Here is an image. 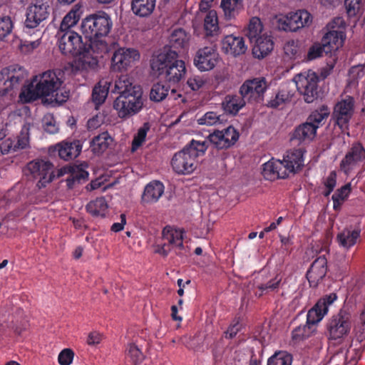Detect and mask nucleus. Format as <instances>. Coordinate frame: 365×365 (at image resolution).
Masks as SVG:
<instances>
[{"mask_svg": "<svg viewBox=\"0 0 365 365\" xmlns=\"http://www.w3.org/2000/svg\"><path fill=\"white\" fill-rule=\"evenodd\" d=\"M150 68L155 75L173 84L179 83L186 73L185 61L179 59L178 53L170 48L153 54Z\"/></svg>", "mask_w": 365, "mask_h": 365, "instance_id": "f257e3e1", "label": "nucleus"}, {"mask_svg": "<svg viewBox=\"0 0 365 365\" xmlns=\"http://www.w3.org/2000/svg\"><path fill=\"white\" fill-rule=\"evenodd\" d=\"M208 148L206 140H192L183 149L173 156L170 165L173 170L178 175L192 173L197 167V158L205 153Z\"/></svg>", "mask_w": 365, "mask_h": 365, "instance_id": "f03ea898", "label": "nucleus"}, {"mask_svg": "<svg viewBox=\"0 0 365 365\" xmlns=\"http://www.w3.org/2000/svg\"><path fill=\"white\" fill-rule=\"evenodd\" d=\"M58 74L52 71H47L42 73L36 83L38 90L43 97H49L51 103L61 104L66 102L69 97V92L61 88L63 81Z\"/></svg>", "mask_w": 365, "mask_h": 365, "instance_id": "7ed1b4c3", "label": "nucleus"}, {"mask_svg": "<svg viewBox=\"0 0 365 365\" xmlns=\"http://www.w3.org/2000/svg\"><path fill=\"white\" fill-rule=\"evenodd\" d=\"M143 107V90L135 86L130 92L119 95L113 101V108L120 118L127 119L138 114Z\"/></svg>", "mask_w": 365, "mask_h": 365, "instance_id": "20e7f679", "label": "nucleus"}, {"mask_svg": "<svg viewBox=\"0 0 365 365\" xmlns=\"http://www.w3.org/2000/svg\"><path fill=\"white\" fill-rule=\"evenodd\" d=\"M113 26L110 17L105 12L90 15L81 23V31L88 39L106 36Z\"/></svg>", "mask_w": 365, "mask_h": 365, "instance_id": "39448f33", "label": "nucleus"}, {"mask_svg": "<svg viewBox=\"0 0 365 365\" xmlns=\"http://www.w3.org/2000/svg\"><path fill=\"white\" fill-rule=\"evenodd\" d=\"M355 103L354 98L347 95L337 101L333 107L330 121L342 133L346 132L349 134L350 122L354 115Z\"/></svg>", "mask_w": 365, "mask_h": 365, "instance_id": "423d86ee", "label": "nucleus"}, {"mask_svg": "<svg viewBox=\"0 0 365 365\" xmlns=\"http://www.w3.org/2000/svg\"><path fill=\"white\" fill-rule=\"evenodd\" d=\"M327 336L329 340L337 341L346 336L351 328L350 313L341 309L330 317L326 325Z\"/></svg>", "mask_w": 365, "mask_h": 365, "instance_id": "0eeeda50", "label": "nucleus"}, {"mask_svg": "<svg viewBox=\"0 0 365 365\" xmlns=\"http://www.w3.org/2000/svg\"><path fill=\"white\" fill-rule=\"evenodd\" d=\"M346 23L343 18L335 17L327 26L328 31L323 36L322 42L330 53L342 47L346 38Z\"/></svg>", "mask_w": 365, "mask_h": 365, "instance_id": "6e6552de", "label": "nucleus"}, {"mask_svg": "<svg viewBox=\"0 0 365 365\" xmlns=\"http://www.w3.org/2000/svg\"><path fill=\"white\" fill-rule=\"evenodd\" d=\"M25 69L19 65H11L0 71V96L19 89L26 78Z\"/></svg>", "mask_w": 365, "mask_h": 365, "instance_id": "1a4fd4ad", "label": "nucleus"}, {"mask_svg": "<svg viewBox=\"0 0 365 365\" xmlns=\"http://www.w3.org/2000/svg\"><path fill=\"white\" fill-rule=\"evenodd\" d=\"M299 93L303 96L305 102L310 103L318 98V75L311 71L301 72L294 78Z\"/></svg>", "mask_w": 365, "mask_h": 365, "instance_id": "9d476101", "label": "nucleus"}, {"mask_svg": "<svg viewBox=\"0 0 365 365\" xmlns=\"http://www.w3.org/2000/svg\"><path fill=\"white\" fill-rule=\"evenodd\" d=\"M56 36L58 38V48L63 54L78 56L81 58L85 43L78 33L74 31H58Z\"/></svg>", "mask_w": 365, "mask_h": 365, "instance_id": "9b49d317", "label": "nucleus"}, {"mask_svg": "<svg viewBox=\"0 0 365 365\" xmlns=\"http://www.w3.org/2000/svg\"><path fill=\"white\" fill-rule=\"evenodd\" d=\"M88 41V43H85L81 60L84 66L95 68L98 66L99 58H103L108 51V45L101 38H93Z\"/></svg>", "mask_w": 365, "mask_h": 365, "instance_id": "f8f14e48", "label": "nucleus"}, {"mask_svg": "<svg viewBox=\"0 0 365 365\" xmlns=\"http://www.w3.org/2000/svg\"><path fill=\"white\" fill-rule=\"evenodd\" d=\"M269 84L264 77L247 79L240 86V93L250 103H262Z\"/></svg>", "mask_w": 365, "mask_h": 365, "instance_id": "ddd939ff", "label": "nucleus"}, {"mask_svg": "<svg viewBox=\"0 0 365 365\" xmlns=\"http://www.w3.org/2000/svg\"><path fill=\"white\" fill-rule=\"evenodd\" d=\"M50 5L48 0H31L26 9L25 25L30 29L38 26L50 15Z\"/></svg>", "mask_w": 365, "mask_h": 365, "instance_id": "4468645a", "label": "nucleus"}, {"mask_svg": "<svg viewBox=\"0 0 365 365\" xmlns=\"http://www.w3.org/2000/svg\"><path fill=\"white\" fill-rule=\"evenodd\" d=\"M27 170L35 179H38L39 187H46L56 178L53 170V165L48 160L36 159L29 162L26 165Z\"/></svg>", "mask_w": 365, "mask_h": 365, "instance_id": "2eb2a0df", "label": "nucleus"}, {"mask_svg": "<svg viewBox=\"0 0 365 365\" xmlns=\"http://www.w3.org/2000/svg\"><path fill=\"white\" fill-rule=\"evenodd\" d=\"M139 58L140 53L138 50L133 48H118L112 55L110 69L114 72L125 71Z\"/></svg>", "mask_w": 365, "mask_h": 365, "instance_id": "dca6fc26", "label": "nucleus"}, {"mask_svg": "<svg viewBox=\"0 0 365 365\" xmlns=\"http://www.w3.org/2000/svg\"><path fill=\"white\" fill-rule=\"evenodd\" d=\"M238 131L232 125L219 130H215L210 133L207 140L216 149H227L235 144L239 139Z\"/></svg>", "mask_w": 365, "mask_h": 365, "instance_id": "f3484780", "label": "nucleus"}, {"mask_svg": "<svg viewBox=\"0 0 365 365\" xmlns=\"http://www.w3.org/2000/svg\"><path fill=\"white\" fill-rule=\"evenodd\" d=\"M336 299L337 295L335 293H331L319 299L315 305L308 311L306 324L312 328L314 325L319 322L327 314L329 307Z\"/></svg>", "mask_w": 365, "mask_h": 365, "instance_id": "a211bd4d", "label": "nucleus"}, {"mask_svg": "<svg viewBox=\"0 0 365 365\" xmlns=\"http://www.w3.org/2000/svg\"><path fill=\"white\" fill-rule=\"evenodd\" d=\"M162 235L163 240L167 241L168 244L164 243L162 246L158 247L156 250L157 253L166 257L170 251V247L183 248L182 230L173 228L171 226H166L163 230Z\"/></svg>", "mask_w": 365, "mask_h": 365, "instance_id": "6ab92c4d", "label": "nucleus"}, {"mask_svg": "<svg viewBox=\"0 0 365 365\" xmlns=\"http://www.w3.org/2000/svg\"><path fill=\"white\" fill-rule=\"evenodd\" d=\"M365 160V148L361 143L354 142L340 163L341 170L349 173L358 163Z\"/></svg>", "mask_w": 365, "mask_h": 365, "instance_id": "aec40b11", "label": "nucleus"}, {"mask_svg": "<svg viewBox=\"0 0 365 365\" xmlns=\"http://www.w3.org/2000/svg\"><path fill=\"white\" fill-rule=\"evenodd\" d=\"M219 60V54L212 46L200 48L195 56L194 64L201 71L212 70Z\"/></svg>", "mask_w": 365, "mask_h": 365, "instance_id": "412c9836", "label": "nucleus"}, {"mask_svg": "<svg viewBox=\"0 0 365 365\" xmlns=\"http://www.w3.org/2000/svg\"><path fill=\"white\" fill-rule=\"evenodd\" d=\"M68 175L66 179V186L73 189L76 185L84 183L88 179V173L78 166H63L56 171V178H58Z\"/></svg>", "mask_w": 365, "mask_h": 365, "instance_id": "4be33fe9", "label": "nucleus"}, {"mask_svg": "<svg viewBox=\"0 0 365 365\" xmlns=\"http://www.w3.org/2000/svg\"><path fill=\"white\" fill-rule=\"evenodd\" d=\"M327 272V259L325 256H319L310 265L306 277L311 287H317Z\"/></svg>", "mask_w": 365, "mask_h": 365, "instance_id": "5701e85b", "label": "nucleus"}, {"mask_svg": "<svg viewBox=\"0 0 365 365\" xmlns=\"http://www.w3.org/2000/svg\"><path fill=\"white\" fill-rule=\"evenodd\" d=\"M82 143L79 140L73 141H63L54 146V151H56L61 159L69 160L77 158L82 150Z\"/></svg>", "mask_w": 365, "mask_h": 365, "instance_id": "b1692460", "label": "nucleus"}, {"mask_svg": "<svg viewBox=\"0 0 365 365\" xmlns=\"http://www.w3.org/2000/svg\"><path fill=\"white\" fill-rule=\"evenodd\" d=\"M281 161L288 177L289 173H296L303 167V153L301 149L288 150Z\"/></svg>", "mask_w": 365, "mask_h": 365, "instance_id": "393cba45", "label": "nucleus"}, {"mask_svg": "<svg viewBox=\"0 0 365 365\" xmlns=\"http://www.w3.org/2000/svg\"><path fill=\"white\" fill-rule=\"evenodd\" d=\"M222 50L226 54L237 56L245 53L247 46L243 37L231 34L222 40Z\"/></svg>", "mask_w": 365, "mask_h": 365, "instance_id": "a878e982", "label": "nucleus"}, {"mask_svg": "<svg viewBox=\"0 0 365 365\" xmlns=\"http://www.w3.org/2000/svg\"><path fill=\"white\" fill-rule=\"evenodd\" d=\"M361 230L353 228L352 227H346L336 235V240L340 247L349 250L354 247L360 240Z\"/></svg>", "mask_w": 365, "mask_h": 365, "instance_id": "bb28decb", "label": "nucleus"}, {"mask_svg": "<svg viewBox=\"0 0 365 365\" xmlns=\"http://www.w3.org/2000/svg\"><path fill=\"white\" fill-rule=\"evenodd\" d=\"M255 45L252 48L254 57L262 59L267 56L274 48V42L270 36L263 34L255 38Z\"/></svg>", "mask_w": 365, "mask_h": 365, "instance_id": "cd10ccee", "label": "nucleus"}, {"mask_svg": "<svg viewBox=\"0 0 365 365\" xmlns=\"http://www.w3.org/2000/svg\"><path fill=\"white\" fill-rule=\"evenodd\" d=\"M165 187L159 180H153L149 182L145 187L142 195V201L144 203H154L158 201L164 192Z\"/></svg>", "mask_w": 365, "mask_h": 365, "instance_id": "c85d7f7f", "label": "nucleus"}, {"mask_svg": "<svg viewBox=\"0 0 365 365\" xmlns=\"http://www.w3.org/2000/svg\"><path fill=\"white\" fill-rule=\"evenodd\" d=\"M284 165L281 160L272 158L263 165L262 174L267 180L274 178H287V173L284 171Z\"/></svg>", "mask_w": 365, "mask_h": 365, "instance_id": "c756f323", "label": "nucleus"}, {"mask_svg": "<svg viewBox=\"0 0 365 365\" xmlns=\"http://www.w3.org/2000/svg\"><path fill=\"white\" fill-rule=\"evenodd\" d=\"M156 0H132L131 11L140 18L150 16L154 11Z\"/></svg>", "mask_w": 365, "mask_h": 365, "instance_id": "7c9ffc66", "label": "nucleus"}, {"mask_svg": "<svg viewBox=\"0 0 365 365\" xmlns=\"http://www.w3.org/2000/svg\"><path fill=\"white\" fill-rule=\"evenodd\" d=\"M246 99L241 95H227L222 101V108L225 113L235 115L246 104Z\"/></svg>", "mask_w": 365, "mask_h": 365, "instance_id": "2f4dec72", "label": "nucleus"}, {"mask_svg": "<svg viewBox=\"0 0 365 365\" xmlns=\"http://www.w3.org/2000/svg\"><path fill=\"white\" fill-rule=\"evenodd\" d=\"M317 134L316 127L310 124L307 120L297 126L292 134V140H298L302 143L306 140H312Z\"/></svg>", "mask_w": 365, "mask_h": 365, "instance_id": "473e14b6", "label": "nucleus"}, {"mask_svg": "<svg viewBox=\"0 0 365 365\" xmlns=\"http://www.w3.org/2000/svg\"><path fill=\"white\" fill-rule=\"evenodd\" d=\"M287 17L292 31H296L302 27L308 26L312 22L311 14L305 10H299L294 13H289Z\"/></svg>", "mask_w": 365, "mask_h": 365, "instance_id": "72a5a7b5", "label": "nucleus"}, {"mask_svg": "<svg viewBox=\"0 0 365 365\" xmlns=\"http://www.w3.org/2000/svg\"><path fill=\"white\" fill-rule=\"evenodd\" d=\"M331 116L329 108L327 105H322L313 110L307 118V121L314 125L317 130L323 125L329 116Z\"/></svg>", "mask_w": 365, "mask_h": 365, "instance_id": "f704fd0d", "label": "nucleus"}, {"mask_svg": "<svg viewBox=\"0 0 365 365\" xmlns=\"http://www.w3.org/2000/svg\"><path fill=\"white\" fill-rule=\"evenodd\" d=\"M108 208V205L104 197L91 200L86 207V211L94 217H106Z\"/></svg>", "mask_w": 365, "mask_h": 365, "instance_id": "c9c22d12", "label": "nucleus"}, {"mask_svg": "<svg viewBox=\"0 0 365 365\" xmlns=\"http://www.w3.org/2000/svg\"><path fill=\"white\" fill-rule=\"evenodd\" d=\"M113 142V138L108 132H103L95 136L91 143V148L96 154H101L105 152Z\"/></svg>", "mask_w": 365, "mask_h": 365, "instance_id": "e433bc0d", "label": "nucleus"}, {"mask_svg": "<svg viewBox=\"0 0 365 365\" xmlns=\"http://www.w3.org/2000/svg\"><path fill=\"white\" fill-rule=\"evenodd\" d=\"M102 83V81L97 83L92 91V101L95 104L96 109H98V107L105 102L110 87L112 86L111 83H108L107 81H105L104 84Z\"/></svg>", "mask_w": 365, "mask_h": 365, "instance_id": "4c0bfd02", "label": "nucleus"}, {"mask_svg": "<svg viewBox=\"0 0 365 365\" xmlns=\"http://www.w3.org/2000/svg\"><path fill=\"white\" fill-rule=\"evenodd\" d=\"M204 29L207 36H214L219 34L220 27L217 11L209 10L204 19Z\"/></svg>", "mask_w": 365, "mask_h": 365, "instance_id": "58836bf2", "label": "nucleus"}, {"mask_svg": "<svg viewBox=\"0 0 365 365\" xmlns=\"http://www.w3.org/2000/svg\"><path fill=\"white\" fill-rule=\"evenodd\" d=\"M282 279V276L277 274L266 283L258 284L257 286V292H256V295L259 297L271 292H277L281 285Z\"/></svg>", "mask_w": 365, "mask_h": 365, "instance_id": "ea45409f", "label": "nucleus"}, {"mask_svg": "<svg viewBox=\"0 0 365 365\" xmlns=\"http://www.w3.org/2000/svg\"><path fill=\"white\" fill-rule=\"evenodd\" d=\"M226 19H232L242 8V0H222L220 4Z\"/></svg>", "mask_w": 365, "mask_h": 365, "instance_id": "a19ab883", "label": "nucleus"}, {"mask_svg": "<svg viewBox=\"0 0 365 365\" xmlns=\"http://www.w3.org/2000/svg\"><path fill=\"white\" fill-rule=\"evenodd\" d=\"M170 90V86L165 83H155L150 89V100L153 102H161L168 96Z\"/></svg>", "mask_w": 365, "mask_h": 365, "instance_id": "79ce46f5", "label": "nucleus"}, {"mask_svg": "<svg viewBox=\"0 0 365 365\" xmlns=\"http://www.w3.org/2000/svg\"><path fill=\"white\" fill-rule=\"evenodd\" d=\"M81 18L80 11L78 9L71 10L63 19L59 29L66 32L67 31H73L72 28L76 25Z\"/></svg>", "mask_w": 365, "mask_h": 365, "instance_id": "37998d69", "label": "nucleus"}, {"mask_svg": "<svg viewBox=\"0 0 365 365\" xmlns=\"http://www.w3.org/2000/svg\"><path fill=\"white\" fill-rule=\"evenodd\" d=\"M170 48L175 49L183 48L187 44V37L182 29H178L173 31L169 40Z\"/></svg>", "mask_w": 365, "mask_h": 365, "instance_id": "c03bdc74", "label": "nucleus"}, {"mask_svg": "<svg viewBox=\"0 0 365 365\" xmlns=\"http://www.w3.org/2000/svg\"><path fill=\"white\" fill-rule=\"evenodd\" d=\"M40 97H43V96L38 91L36 84L34 86L33 83L24 86L19 94V98L24 103L32 102Z\"/></svg>", "mask_w": 365, "mask_h": 365, "instance_id": "a18cd8bd", "label": "nucleus"}, {"mask_svg": "<svg viewBox=\"0 0 365 365\" xmlns=\"http://www.w3.org/2000/svg\"><path fill=\"white\" fill-rule=\"evenodd\" d=\"M292 356L285 351H276L267 359V365H292Z\"/></svg>", "mask_w": 365, "mask_h": 365, "instance_id": "49530a36", "label": "nucleus"}, {"mask_svg": "<svg viewBox=\"0 0 365 365\" xmlns=\"http://www.w3.org/2000/svg\"><path fill=\"white\" fill-rule=\"evenodd\" d=\"M135 86L130 81L127 76L122 75L114 81L113 88H111V92L121 95L125 92H130L131 88H134Z\"/></svg>", "mask_w": 365, "mask_h": 365, "instance_id": "de8ad7c7", "label": "nucleus"}, {"mask_svg": "<svg viewBox=\"0 0 365 365\" xmlns=\"http://www.w3.org/2000/svg\"><path fill=\"white\" fill-rule=\"evenodd\" d=\"M292 94L289 91L282 89L279 90L275 96L268 101L267 106L272 108H277L280 106L291 101Z\"/></svg>", "mask_w": 365, "mask_h": 365, "instance_id": "09e8293b", "label": "nucleus"}, {"mask_svg": "<svg viewBox=\"0 0 365 365\" xmlns=\"http://www.w3.org/2000/svg\"><path fill=\"white\" fill-rule=\"evenodd\" d=\"M149 130L150 125L148 123H145L138 130L132 141L131 150L133 152L137 150L143 145Z\"/></svg>", "mask_w": 365, "mask_h": 365, "instance_id": "8fccbe9b", "label": "nucleus"}, {"mask_svg": "<svg viewBox=\"0 0 365 365\" xmlns=\"http://www.w3.org/2000/svg\"><path fill=\"white\" fill-rule=\"evenodd\" d=\"M262 31V25L260 19L257 17L252 18L248 25V31L247 34L250 41L252 42L255 38L261 36L260 34Z\"/></svg>", "mask_w": 365, "mask_h": 365, "instance_id": "3c124183", "label": "nucleus"}, {"mask_svg": "<svg viewBox=\"0 0 365 365\" xmlns=\"http://www.w3.org/2000/svg\"><path fill=\"white\" fill-rule=\"evenodd\" d=\"M313 330L307 324L299 325L293 329L292 332V339L293 341H299L310 336Z\"/></svg>", "mask_w": 365, "mask_h": 365, "instance_id": "603ef678", "label": "nucleus"}, {"mask_svg": "<svg viewBox=\"0 0 365 365\" xmlns=\"http://www.w3.org/2000/svg\"><path fill=\"white\" fill-rule=\"evenodd\" d=\"M328 54L330 51L327 47H324L322 42L314 43L309 49L307 53V60L312 61L323 56V53Z\"/></svg>", "mask_w": 365, "mask_h": 365, "instance_id": "864d4df0", "label": "nucleus"}, {"mask_svg": "<svg viewBox=\"0 0 365 365\" xmlns=\"http://www.w3.org/2000/svg\"><path fill=\"white\" fill-rule=\"evenodd\" d=\"M42 124L46 132L50 134H55L58 131V126L56 124L53 115L47 113L42 119Z\"/></svg>", "mask_w": 365, "mask_h": 365, "instance_id": "5fc2aeb1", "label": "nucleus"}, {"mask_svg": "<svg viewBox=\"0 0 365 365\" xmlns=\"http://www.w3.org/2000/svg\"><path fill=\"white\" fill-rule=\"evenodd\" d=\"M221 115L213 111L205 113L197 120L200 125H213L221 121Z\"/></svg>", "mask_w": 365, "mask_h": 365, "instance_id": "6e6d98bb", "label": "nucleus"}, {"mask_svg": "<svg viewBox=\"0 0 365 365\" xmlns=\"http://www.w3.org/2000/svg\"><path fill=\"white\" fill-rule=\"evenodd\" d=\"M344 6L349 17L356 16L361 11V0H344Z\"/></svg>", "mask_w": 365, "mask_h": 365, "instance_id": "4d7b16f0", "label": "nucleus"}, {"mask_svg": "<svg viewBox=\"0 0 365 365\" xmlns=\"http://www.w3.org/2000/svg\"><path fill=\"white\" fill-rule=\"evenodd\" d=\"M126 354L130 358L134 365H138L143 359L141 351L134 344H130L126 349Z\"/></svg>", "mask_w": 365, "mask_h": 365, "instance_id": "13d9d810", "label": "nucleus"}, {"mask_svg": "<svg viewBox=\"0 0 365 365\" xmlns=\"http://www.w3.org/2000/svg\"><path fill=\"white\" fill-rule=\"evenodd\" d=\"M14 140L15 146L17 150L26 148L29 143V128L24 127L16 139Z\"/></svg>", "mask_w": 365, "mask_h": 365, "instance_id": "bf43d9fd", "label": "nucleus"}, {"mask_svg": "<svg viewBox=\"0 0 365 365\" xmlns=\"http://www.w3.org/2000/svg\"><path fill=\"white\" fill-rule=\"evenodd\" d=\"M13 24L9 16L0 18V41L7 36L12 31Z\"/></svg>", "mask_w": 365, "mask_h": 365, "instance_id": "052dcab7", "label": "nucleus"}, {"mask_svg": "<svg viewBox=\"0 0 365 365\" xmlns=\"http://www.w3.org/2000/svg\"><path fill=\"white\" fill-rule=\"evenodd\" d=\"M74 352L71 349H64L58 354V361L61 365H70L73 359Z\"/></svg>", "mask_w": 365, "mask_h": 365, "instance_id": "680f3d73", "label": "nucleus"}, {"mask_svg": "<svg viewBox=\"0 0 365 365\" xmlns=\"http://www.w3.org/2000/svg\"><path fill=\"white\" fill-rule=\"evenodd\" d=\"M350 192L351 185L350 183H347L339 189H337L336 191L333 194L331 199L333 201L339 200L344 202L348 197Z\"/></svg>", "mask_w": 365, "mask_h": 365, "instance_id": "e2e57ef3", "label": "nucleus"}, {"mask_svg": "<svg viewBox=\"0 0 365 365\" xmlns=\"http://www.w3.org/2000/svg\"><path fill=\"white\" fill-rule=\"evenodd\" d=\"M205 83L204 78L200 76L193 75L187 81V85L192 91H198Z\"/></svg>", "mask_w": 365, "mask_h": 365, "instance_id": "0e129e2a", "label": "nucleus"}, {"mask_svg": "<svg viewBox=\"0 0 365 365\" xmlns=\"http://www.w3.org/2000/svg\"><path fill=\"white\" fill-rule=\"evenodd\" d=\"M15 140L9 138L4 140L0 145V149L2 154H7L11 152L17 151L15 146Z\"/></svg>", "mask_w": 365, "mask_h": 365, "instance_id": "69168bd1", "label": "nucleus"}, {"mask_svg": "<svg viewBox=\"0 0 365 365\" xmlns=\"http://www.w3.org/2000/svg\"><path fill=\"white\" fill-rule=\"evenodd\" d=\"M284 51L289 58H294L298 53V46L294 41H288L284 46Z\"/></svg>", "mask_w": 365, "mask_h": 365, "instance_id": "338daca9", "label": "nucleus"}, {"mask_svg": "<svg viewBox=\"0 0 365 365\" xmlns=\"http://www.w3.org/2000/svg\"><path fill=\"white\" fill-rule=\"evenodd\" d=\"M277 28L279 30H282L284 31H292V29L291 25L289 26V19L287 16H282L277 18Z\"/></svg>", "mask_w": 365, "mask_h": 365, "instance_id": "774afa93", "label": "nucleus"}]
</instances>
